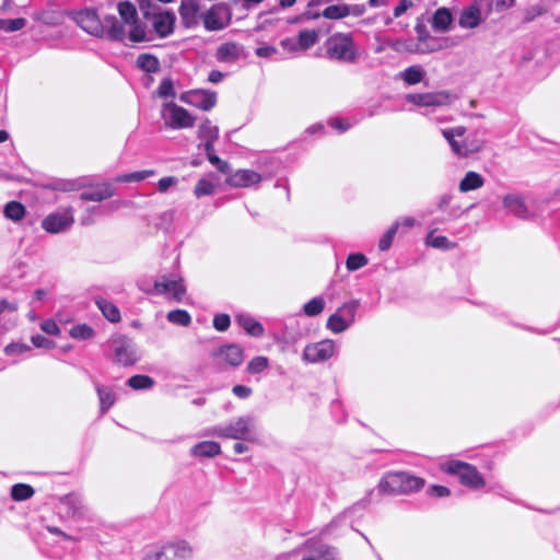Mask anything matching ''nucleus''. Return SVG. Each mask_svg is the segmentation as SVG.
<instances>
[{
	"instance_id": "f257e3e1",
	"label": "nucleus",
	"mask_w": 560,
	"mask_h": 560,
	"mask_svg": "<svg viewBox=\"0 0 560 560\" xmlns=\"http://www.w3.org/2000/svg\"><path fill=\"white\" fill-rule=\"evenodd\" d=\"M423 485L421 478L405 472H389L381 479L377 491L382 495L408 494L421 489Z\"/></svg>"
},
{
	"instance_id": "f03ea898",
	"label": "nucleus",
	"mask_w": 560,
	"mask_h": 560,
	"mask_svg": "<svg viewBox=\"0 0 560 560\" xmlns=\"http://www.w3.org/2000/svg\"><path fill=\"white\" fill-rule=\"evenodd\" d=\"M210 434L248 442L257 441L255 436V419L252 416L240 417L234 422L224 427H215L211 430Z\"/></svg>"
},
{
	"instance_id": "7ed1b4c3",
	"label": "nucleus",
	"mask_w": 560,
	"mask_h": 560,
	"mask_svg": "<svg viewBox=\"0 0 560 560\" xmlns=\"http://www.w3.org/2000/svg\"><path fill=\"white\" fill-rule=\"evenodd\" d=\"M326 55L331 60L340 62H354L357 48L349 34L338 33L326 42Z\"/></svg>"
},
{
	"instance_id": "20e7f679",
	"label": "nucleus",
	"mask_w": 560,
	"mask_h": 560,
	"mask_svg": "<svg viewBox=\"0 0 560 560\" xmlns=\"http://www.w3.org/2000/svg\"><path fill=\"white\" fill-rule=\"evenodd\" d=\"M162 116L165 125L173 129L190 128L195 124V117L173 102L164 104Z\"/></svg>"
},
{
	"instance_id": "39448f33",
	"label": "nucleus",
	"mask_w": 560,
	"mask_h": 560,
	"mask_svg": "<svg viewBox=\"0 0 560 560\" xmlns=\"http://www.w3.org/2000/svg\"><path fill=\"white\" fill-rule=\"evenodd\" d=\"M201 18L207 31H221L231 23L232 12L228 4L217 3L203 13Z\"/></svg>"
},
{
	"instance_id": "423d86ee",
	"label": "nucleus",
	"mask_w": 560,
	"mask_h": 560,
	"mask_svg": "<svg viewBox=\"0 0 560 560\" xmlns=\"http://www.w3.org/2000/svg\"><path fill=\"white\" fill-rule=\"evenodd\" d=\"M148 294H170L176 302H180L186 293L182 278L162 276L154 282L152 290L143 289Z\"/></svg>"
},
{
	"instance_id": "0eeeda50",
	"label": "nucleus",
	"mask_w": 560,
	"mask_h": 560,
	"mask_svg": "<svg viewBox=\"0 0 560 560\" xmlns=\"http://www.w3.org/2000/svg\"><path fill=\"white\" fill-rule=\"evenodd\" d=\"M448 474L458 475L460 482L471 488H481L485 485V480L479 471L471 465L453 460L448 463L446 469Z\"/></svg>"
},
{
	"instance_id": "6e6552de",
	"label": "nucleus",
	"mask_w": 560,
	"mask_h": 560,
	"mask_svg": "<svg viewBox=\"0 0 560 560\" xmlns=\"http://www.w3.org/2000/svg\"><path fill=\"white\" fill-rule=\"evenodd\" d=\"M110 348L114 354V361L122 365H132L137 362L135 346L131 339L118 335L110 339Z\"/></svg>"
},
{
	"instance_id": "1a4fd4ad",
	"label": "nucleus",
	"mask_w": 560,
	"mask_h": 560,
	"mask_svg": "<svg viewBox=\"0 0 560 560\" xmlns=\"http://www.w3.org/2000/svg\"><path fill=\"white\" fill-rule=\"evenodd\" d=\"M72 212V208H67L63 212H56L47 215L42 221L43 229L52 234L66 231L74 222Z\"/></svg>"
},
{
	"instance_id": "9d476101",
	"label": "nucleus",
	"mask_w": 560,
	"mask_h": 560,
	"mask_svg": "<svg viewBox=\"0 0 560 560\" xmlns=\"http://www.w3.org/2000/svg\"><path fill=\"white\" fill-rule=\"evenodd\" d=\"M335 353V343L326 339L316 343L307 345L303 352V358L307 362L316 363L330 359Z\"/></svg>"
},
{
	"instance_id": "9b49d317",
	"label": "nucleus",
	"mask_w": 560,
	"mask_h": 560,
	"mask_svg": "<svg viewBox=\"0 0 560 560\" xmlns=\"http://www.w3.org/2000/svg\"><path fill=\"white\" fill-rule=\"evenodd\" d=\"M180 101L203 110H210L217 103V94L205 90L183 93Z\"/></svg>"
},
{
	"instance_id": "f8f14e48",
	"label": "nucleus",
	"mask_w": 560,
	"mask_h": 560,
	"mask_svg": "<svg viewBox=\"0 0 560 560\" xmlns=\"http://www.w3.org/2000/svg\"><path fill=\"white\" fill-rule=\"evenodd\" d=\"M75 22L86 33L97 36V37H104L103 20H101L98 18V15L96 14L95 11L85 10V11L79 12L75 15Z\"/></svg>"
},
{
	"instance_id": "ddd939ff",
	"label": "nucleus",
	"mask_w": 560,
	"mask_h": 560,
	"mask_svg": "<svg viewBox=\"0 0 560 560\" xmlns=\"http://www.w3.org/2000/svg\"><path fill=\"white\" fill-rule=\"evenodd\" d=\"M407 98L412 104L420 106H444L451 103V94L446 91L409 94Z\"/></svg>"
},
{
	"instance_id": "4468645a",
	"label": "nucleus",
	"mask_w": 560,
	"mask_h": 560,
	"mask_svg": "<svg viewBox=\"0 0 560 560\" xmlns=\"http://www.w3.org/2000/svg\"><path fill=\"white\" fill-rule=\"evenodd\" d=\"M199 10L197 0H182L179 15L185 27H194L199 23Z\"/></svg>"
},
{
	"instance_id": "2eb2a0df",
	"label": "nucleus",
	"mask_w": 560,
	"mask_h": 560,
	"mask_svg": "<svg viewBox=\"0 0 560 560\" xmlns=\"http://www.w3.org/2000/svg\"><path fill=\"white\" fill-rule=\"evenodd\" d=\"M242 56H244L243 46L234 42L223 43L215 50V58L220 62H235Z\"/></svg>"
},
{
	"instance_id": "dca6fc26",
	"label": "nucleus",
	"mask_w": 560,
	"mask_h": 560,
	"mask_svg": "<svg viewBox=\"0 0 560 560\" xmlns=\"http://www.w3.org/2000/svg\"><path fill=\"white\" fill-rule=\"evenodd\" d=\"M125 25L115 15H106L103 19L104 37L110 40L122 42L126 37Z\"/></svg>"
},
{
	"instance_id": "f3484780",
	"label": "nucleus",
	"mask_w": 560,
	"mask_h": 560,
	"mask_svg": "<svg viewBox=\"0 0 560 560\" xmlns=\"http://www.w3.org/2000/svg\"><path fill=\"white\" fill-rule=\"evenodd\" d=\"M153 28L160 37H166L174 31L175 15L171 12L152 13Z\"/></svg>"
},
{
	"instance_id": "a211bd4d",
	"label": "nucleus",
	"mask_w": 560,
	"mask_h": 560,
	"mask_svg": "<svg viewBox=\"0 0 560 560\" xmlns=\"http://www.w3.org/2000/svg\"><path fill=\"white\" fill-rule=\"evenodd\" d=\"M115 187L110 183H102L92 187L91 190L83 191L80 199L83 201H103L113 197Z\"/></svg>"
},
{
	"instance_id": "6ab92c4d",
	"label": "nucleus",
	"mask_w": 560,
	"mask_h": 560,
	"mask_svg": "<svg viewBox=\"0 0 560 560\" xmlns=\"http://www.w3.org/2000/svg\"><path fill=\"white\" fill-rule=\"evenodd\" d=\"M261 179L260 175L254 171L240 170L228 178V184L234 187H246Z\"/></svg>"
},
{
	"instance_id": "aec40b11",
	"label": "nucleus",
	"mask_w": 560,
	"mask_h": 560,
	"mask_svg": "<svg viewBox=\"0 0 560 560\" xmlns=\"http://www.w3.org/2000/svg\"><path fill=\"white\" fill-rule=\"evenodd\" d=\"M503 206L514 215L525 219L528 217V210L522 196L509 194L503 197Z\"/></svg>"
},
{
	"instance_id": "412c9836",
	"label": "nucleus",
	"mask_w": 560,
	"mask_h": 560,
	"mask_svg": "<svg viewBox=\"0 0 560 560\" xmlns=\"http://www.w3.org/2000/svg\"><path fill=\"white\" fill-rule=\"evenodd\" d=\"M198 137L205 140V151H213V143L219 137V128L206 119L198 129Z\"/></svg>"
},
{
	"instance_id": "4be33fe9",
	"label": "nucleus",
	"mask_w": 560,
	"mask_h": 560,
	"mask_svg": "<svg viewBox=\"0 0 560 560\" xmlns=\"http://www.w3.org/2000/svg\"><path fill=\"white\" fill-rule=\"evenodd\" d=\"M190 453L195 457H207L211 458L221 453V446L214 441H202L194 445Z\"/></svg>"
},
{
	"instance_id": "5701e85b",
	"label": "nucleus",
	"mask_w": 560,
	"mask_h": 560,
	"mask_svg": "<svg viewBox=\"0 0 560 560\" xmlns=\"http://www.w3.org/2000/svg\"><path fill=\"white\" fill-rule=\"evenodd\" d=\"M483 184L485 178L479 173L469 171L459 182L458 189L460 192H468L481 188Z\"/></svg>"
},
{
	"instance_id": "b1692460",
	"label": "nucleus",
	"mask_w": 560,
	"mask_h": 560,
	"mask_svg": "<svg viewBox=\"0 0 560 560\" xmlns=\"http://www.w3.org/2000/svg\"><path fill=\"white\" fill-rule=\"evenodd\" d=\"M452 23L451 11L446 8L438 9L432 16V27L439 32H445L448 30Z\"/></svg>"
},
{
	"instance_id": "393cba45",
	"label": "nucleus",
	"mask_w": 560,
	"mask_h": 560,
	"mask_svg": "<svg viewBox=\"0 0 560 560\" xmlns=\"http://www.w3.org/2000/svg\"><path fill=\"white\" fill-rule=\"evenodd\" d=\"M139 69L148 73H155L160 70L159 59L151 54H141L136 60Z\"/></svg>"
},
{
	"instance_id": "a878e982",
	"label": "nucleus",
	"mask_w": 560,
	"mask_h": 560,
	"mask_svg": "<svg viewBox=\"0 0 560 560\" xmlns=\"http://www.w3.org/2000/svg\"><path fill=\"white\" fill-rule=\"evenodd\" d=\"M236 322L244 328V330L254 337H259L264 334L262 326L253 319L249 316L246 315H238L236 317Z\"/></svg>"
},
{
	"instance_id": "bb28decb",
	"label": "nucleus",
	"mask_w": 560,
	"mask_h": 560,
	"mask_svg": "<svg viewBox=\"0 0 560 560\" xmlns=\"http://www.w3.org/2000/svg\"><path fill=\"white\" fill-rule=\"evenodd\" d=\"M485 145V141L477 136H470L462 141L460 158H467L470 154L479 152Z\"/></svg>"
},
{
	"instance_id": "cd10ccee",
	"label": "nucleus",
	"mask_w": 560,
	"mask_h": 560,
	"mask_svg": "<svg viewBox=\"0 0 560 560\" xmlns=\"http://www.w3.org/2000/svg\"><path fill=\"white\" fill-rule=\"evenodd\" d=\"M118 12L122 22L126 25L135 24L138 20L136 7L129 1H121L118 3Z\"/></svg>"
},
{
	"instance_id": "c85d7f7f",
	"label": "nucleus",
	"mask_w": 560,
	"mask_h": 560,
	"mask_svg": "<svg viewBox=\"0 0 560 560\" xmlns=\"http://www.w3.org/2000/svg\"><path fill=\"white\" fill-rule=\"evenodd\" d=\"M224 359L232 366H237L243 362V350L238 346L230 345L221 349Z\"/></svg>"
},
{
	"instance_id": "c756f323",
	"label": "nucleus",
	"mask_w": 560,
	"mask_h": 560,
	"mask_svg": "<svg viewBox=\"0 0 560 560\" xmlns=\"http://www.w3.org/2000/svg\"><path fill=\"white\" fill-rule=\"evenodd\" d=\"M96 305L109 322L117 323L120 320L119 310L113 303L104 299H97Z\"/></svg>"
},
{
	"instance_id": "7c9ffc66",
	"label": "nucleus",
	"mask_w": 560,
	"mask_h": 560,
	"mask_svg": "<svg viewBox=\"0 0 560 560\" xmlns=\"http://www.w3.org/2000/svg\"><path fill=\"white\" fill-rule=\"evenodd\" d=\"M480 21V12L476 8H469L462 12L459 18V25L463 27H476Z\"/></svg>"
},
{
	"instance_id": "2f4dec72",
	"label": "nucleus",
	"mask_w": 560,
	"mask_h": 560,
	"mask_svg": "<svg viewBox=\"0 0 560 560\" xmlns=\"http://www.w3.org/2000/svg\"><path fill=\"white\" fill-rule=\"evenodd\" d=\"M3 213L12 221H20L25 215V207L19 201H10L5 205Z\"/></svg>"
},
{
	"instance_id": "473e14b6",
	"label": "nucleus",
	"mask_w": 560,
	"mask_h": 560,
	"mask_svg": "<svg viewBox=\"0 0 560 560\" xmlns=\"http://www.w3.org/2000/svg\"><path fill=\"white\" fill-rule=\"evenodd\" d=\"M351 323L347 318L342 317L338 312L329 316L327 320V328L332 332L340 334L345 331Z\"/></svg>"
},
{
	"instance_id": "72a5a7b5",
	"label": "nucleus",
	"mask_w": 560,
	"mask_h": 560,
	"mask_svg": "<svg viewBox=\"0 0 560 560\" xmlns=\"http://www.w3.org/2000/svg\"><path fill=\"white\" fill-rule=\"evenodd\" d=\"M415 31L418 35V42H419L417 51L422 52V54L428 52V51H433L434 48L423 47L424 43L429 38H431L425 24L423 22L419 21L415 26Z\"/></svg>"
},
{
	"instance_id": "f704fd0d",
	"label": "nucleus",
	"mask_w": 560,
	"mask_h": 560,
	"mask_svg": "<svg viewBox=\"0 0 560 560\" xmlns=\"http://www.w3.org/2000/svg\"><path fill=\"white\" fill-rule=\"evenodd\" d=\"M34 489L26 483H16L11 489V497L14 501H23L34 495Z\"/></svg>"
},
{
	"instance_id": "c9c22d12",
	"label": "nucleus",
	"mask_w": 560,
	"mask_h": 560,
	"mask_svg": "<svg viewBox=\"0 0 560 560\" xmlns=\"http://www.w3.org/2000/svg\"><path fill=\"white\" fill-rule=\"evenodd\" d=\"M350 12V5L347 4L329 5L323 11L322 15L326 19L336 20L348 16Z\"/></svg>"
},
{
	"instance_id": "e433bc0d",
	"label": "nucleus",
	"mask_w": 560,
	"mask_h": 560,
	"mask_svg": "<svg viewBox=\"0 0 560 560\" xmlns=\"http://www.w3.org/2000/svg\"><path fill=\"white\" fill-rule=\"evenodd\" d=\"M127 384L131 388L137 389V390L138 389H149L153 386L154 381L152 377H150L148 375L137 374V375L131 376L127 381Z\"/></svg>"
},
{
	"instance_id": "4c0bfd02",
	"label": "nucleus",
	"mask_w": 560,
	"mask_h": 560,
	"mask_svg": "<svg viewBox=\"0 0 560 560\" xmlns=\"http://www.w3.org/2000/svg\"><path fill=\"white\" fill-rule=\"evenodd\" d=\"M318 40V34L314 30L302 31L298 37V44L302 49H308Z\"/></svg>"
},
{
	"instance_id": "58836bf2",
	"label": "nucleus",
	"mask_w": 560,
	"mask_h": 560,
	"mask_svg": "<svg viewBox=\"0 0 560 560\" xmlns=\"http://www.w3.org/2000/svg\"><path fill=\"white\" fill-rule=\"evenodd\" d=\"M423 77L424 71L419 66H411L401 73V78L408 84H417L423 80Z\"/></svg>"
},
{
	"instance_id": "ea45409f",
	"label": "nucleus",
	"mask_w": 560,
	"mask_h": 560,
	"mask_svg": "<svg viewBox=\"0 0 560 560\" xmlns=\"http://www.w3.org/2000/svg\"><path fill=\"white\" fill-rule=\"evenodd\" d=\"M303 560H336L335 551L327 545L318 546L313 553Z\"/></svg>"
},
{
	"instance_id": "a19ab883",
	"label": "nucleus",
	"mask_w": 560,
	"mask_h": 560,
	"mask_svg": "<svg viewBox=\"0 0 560 560\" xmlns=\"http://www.w3.org/2000/svg\"><path fill=\"white\" fill-rule=\"evenodd\" d=\"M131 28L129 31V39L132 43H141L150 40L147 36L145 26L143 24H140L139 21L135 22V24L129 25Z\"/></svg>"
},
{
	"instance_id": "79ce46f5",
	"label": "nucleus",
	"mask_w": 560,
	"mask_h": 560,
	"mask_svg": "<svg viewBox=\"0 0 560 560\" xmlns=\"http://www.w3.org/2000/svg\"><path fill=\"white\" fill-rule=\"evenodd\" d=\"M167 319L173 324L184 327L188 326L191 322L190 315L184 310H174L168 312Z\"/></svg>"
},
{
	"instance_id": "37998d69",
	"label": "nucleus",
	"mask_w": 560,
	"mask_h": 560,
	"mask_svg": "<svg viewBox=\"0 0 560 560\" xmlns=\"http://www.w3.org/2000/svg\"><path fill=\"white\" fill-rule=\"evenodd\" d=\"M26 25V20L18 19H0V30L5 32H15L22 30Z\"/></svg>"
},
{
	"instance_id": "c03bdc74",
	"label": "nucleus",
	"mask_w": 560,
	"mask_h": 560,
	"mask_svg": "<svg viewBox=\"0 0 560 560\" xmlns=\"http://www.w3.org/2000/svg\"><path fill=\"white\" fill-rule=\"evenodd\" d=\"M164 548L167 555L172 553L173 557L187 558L191 555V548L184 541Z\"/></svg>"
},
{
	"instance_id": "a18cd8bd",
	"label": "nucleus",
	"mask_w": 560,
	"mask_h": 560,
	"mask_svg": "<svg viewBox=\"0 0 560 560\" xmlns=\"http://www.w3.org/2000/svg\"><path fill=\"white\" fill-rule=\"evenodd\" d=\"M399 226H400V223L395 222L387 230V232L382 236V238L380 240V243H378V248L381 250H383V252L387 250L392 246L393 240H394Z\"/></svg>"
},
{
	"instance_id": "49530a36",
	"label": "nucleus",
	"mask_w": 560,
	"mask_h": 560,
	"mask_svg": "<svg viewBox=\"0 0 560 560\" xmlns=\"http://www.w3.org/2000/svg\"><path fill=\"white\" fill-rule=\"evenodd\" d=\"M86 186H88V184H85L82 180L72 179V180H60V182H57L54 185V188L57 189V190H61V191H75V190H79V189L84 188Z\"/></svg>"
},
{
	"instance_id": "de8ad7c7",
	"label": "nucleus",
	"mask_w": 560,
	"mask_h": 560,
	"mask_svg": "<svg viewBox=\"0 0 560 560\" xmlns=\"http://www.w3.org/2000/svg\"><path fill=\"white\" fill-rule=\"evenodd\" d=\"M368 265V258L363 254H350L347 258L346 266L350 271L358 270Z\"/></svg>"
},
{
	"instance_id": "09e8293b",
	"label": "nucleus",
	"mask_w": 560,
	"mask_h": 560,
	"mask_svg": "<svg viewBox=\"0 0 560 560\" xmlns=\"http://www.w3.org/2000/svg\"><path fill=\"white\" fill-rule=\"evenodd\" d=\"M325 302L320 298H314L304 305V313L308 316H315L323 312Z\"/></svg>"
},
{
	"instance_id": "8fccbe9b",
	"label": "nucleus",
	"mask_w": 560,
	"mask_h": 560,
	"mask_svg": "<svg viewBox=\"0 0 560 560\" xmlns=\"http://www.w3.org/2000/svg\"><path fill=\"white\" fill-rule=\"evenodd\" d=\"M97 394L101 402V411L104 413L114 404L115 399L113 394L102 386L97 387Z\"/></svg>"
},
{
	"instance_id": "3c124183",
	"label": "nucleus",
	"mask_w": 560,
	"mask_h": 560,
	"mask_svg": "<svg viewBox=\"0 0 560 560\" xmlns=\"http://www.w3.org/2000/svg\"><path fill=\"white\" fill-rule=\"evenodd\" d=\"M359 306V301L353 300L350 302L345 303L339 310L338 313L342 314L341 316L347 318L349 323H353L357 308Z\"/></svg>"
},
{
	"instance_id": "603ef678",
	"label": "nucleus",
	"mask_w": 560,
	"mask_h": 560,
	"mask_svg": "<svg viewBox=\"0 0 560 560\" xmlns=\"http://www.w3.org/2000/svg\"><path fill=\"white\" fill-rule=\"evenodd\" d=\"M70 336L75 339H90L93 336V329L88 325H77L70 329Z\"/></svg>"
},
{
	"instance_id": "864d4df0",
	"label": "nucleus",
	"mask_w": 560,
	"mask_h": 560,
	"mask_svg": "<svg viewBox=\"0 0 560 560\" xmlns=\"http://www.w3.org/2000/svg\"><path fill=\"white\" fill-rule=\"evenodd\" d=\"M268 366V360L265 357L254 358L247 365L249 373L256 374L262 372Z\"/></svg>"
},
{
	"instance_id": "5fc2aeb1",
	"label": "nucleus",
	"mask_w": 560,
	"mask_h": 560,
	"mask_svg": "<svg viewBox=\"0 0 560 560\" xmlns=\"http://www.w3.org/2000/svg\"><path fill=\"white\" fill-rule=\"evenodd\" d=\"M214 186L206 179H200L195 187V195L197 197L208 196L213 192Z\"/></svg>"
},
{
	"instance_id": "6e6d98bb",
	"label": "nucleus",
	"mask_w": 560,
	"mask_h": 560,
	"mask_svg": "<svg viewBox=\"0 0 560 560\" xmlns=\"http://www.w3.org/2000/svg\"><path fill=\"white\" fill-rule=\"evenodd\" d=\"M153 174H154V171H152V170L135 172V173H130V174H126V175L119 176L117 178V180H124V182L142 180V179H145L149 176H152Z\"/></svg>"
},
{
	"instance_id": "4d7b16f0",
	"label": "nucleus",
	"mask_w": 560,
	"mask_h": 560,
	"mask_svg": "<svg viewBox=\"0 0 560 560\" xmlns=\"http://www.w3.org/2000/svg\"><path fill=\"white\" fill-rule=\"evenodd\" d=\"M158 94L161 97H167L174 95V86L171 79H163L158 89Z\"/></svg>"
},
{
	"instance_id": "13d9d810",
	"label": "nucleus",
	"mask_w": 560,
	"mask_h": 560,
	"mask_svg": "<svg viewBox=\"0 0 560 560\" xmlns=\"http://www.w3.org/2000/svg\"><path fill=\"white\" fill-rule=\"evenodd\" d=\"M448 132H450L448 129L442 130V135L447 140L448 144L451 145L453 153L460 158L462 142H459L455 139L456 136H450Z\"/></svg>"
},
{
	"instance_id": "bf43d9fd",
	"label": "nucleus",
	"mask_w": 560,
	"mask_h": 560,
	"mask_svg": "<svg viewBox=\"0 0 560 560\" xmlns=\"http://www.w3.org/2000/svg\"><path fill=\"white\" fill-rule=\"evenodd\" d=\"M231 320L229 315L219 314L213 318V326L219 331H225L230 327Z\"/></svg>"
},
{
	"instance_id": "052dcab7",
	"label": "nucleus",
	"mask_w": 560,
	"mask_h": 560,
	"mask_svg": "<svg viewBox=\"0 0 560 560\" xmlns=\"http://www.w3.org/2000/svg\"><path fill=\"white\" fill-rule=\"evenodd\" d=\"M31 340L36 348L51 349L55 347V342L52 340L42 335H35Z\"/></svg>"
},
{
	"instance_id": "680f3d73",
	"label": "nucleus",
	"mask_w": 560,
	"mask_h": 560,
	"mask_svg": "<svg viewBox=\"0 0 560 560\" xmlns=\"http://www.w3.org/2000/svg\"><path fill=\"white\" fill-rule=\"evenodd\" d=\"M428 244L435 248H450V242L445 236L428 237Z\"/></svg>"
},
{
	"instance_id": "e2e57ef3",
	"label": "nucleus",
	"mask_w": 560,
	"mask_h": 560,
	"mask_svg": "<svg viewBox=\"0 0 560 560\" xmlns=\"http://www.w3.org/2000/svg\"><path fill=\"white\" fill-rule=\"evenodd\" d=\"M177 183V178L173 176L163 177L158 183L159 191L165 192L170 187Z\"/></svg>"
},
{
	"instance_id": "0e129e2a",
	"label": "nucleus",
	"mask_w": 560,
	"mask_h": 560,
	"mask_svg": "<svg viewBox=\"0 0 560 560\" xmlns=\"http://www.w3.org/2000/svg\"><path fill=\"white\" fill-rule=\"evenodd\" d=\"M42 329L48 335H58L60 332L57 324L50 319L43 322Z\"/></svg>"
},
{
	"instance_id": "69168bd1",
	"label": "nucleus",
	"mask_w": 560,
	"mask_h": 560,
	"mask_svg": "<svg viewBox=\"0 0 560 560\" xmlns=\"http://www.w3.org/2000/svg\"><path fill=\"white\" fill-rule=\"evenodd\" d=\"M211 164L214 165L221 173L228 174L231 171L229 163L222 161L220 158H211Z\"/></svg>"
},
{
	"instance_id": "338daca9",
	"label": "nucleus",
	"mask_w": 560,
	"mask_h": 560,
	"mask_svg": "<svg viewBox=\"0 0 560 560\" xmlns=\"http://www.w3.org/2000/svg\"><path fill=\"white\" fill-rule=\"evenodd\" d=\"M232 392L240 398H247L252 394V389L244 385H235Z\"/></svg>"
},
{
	"instance_id": "774afa93",
	"label": "nucleus",
	"mask_w": 560,
	"mask_h": 560,
	"mask_svg": "<svg viewBox=\"0 0 560 560\" xmlns=\"http://www.w3.org/2000/svg\"><path fill=\"white\" fill-rule=\"evenodd\" d=\"M172 558L167 555L166 549L163 547L162 550L156 551L152 555H148L143 560H171Z\"/></svg>"
}]
</instances>
